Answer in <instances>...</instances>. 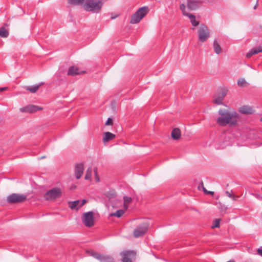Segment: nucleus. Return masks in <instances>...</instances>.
<instances>
[{"label": "nucleus", "mask_w": 262, "mask_h": 262, "mask_svg": "<svg viewBox=\"0 0 262 262\" xmlns=\"http://www.w3.org/2000/svg\"><path fill=\"white\" fill-rule=\"evenodd\" d=\"M201 0H187V8L191 11L195 10L202 4Z\"/></svg>", "instance_id": "9b49d317"}, {"label": "nucleus", "mask_w": 262, "mask_h": 262, "mask_svg": "<svg viewBox=\"0 0 262 262\" xmlns=\"http://www.w3.org/2000/svg\"><path fill=\"white\" fill-rule=\"evenodd\" d=\"M258 0H257L256 3L255 5L254 6L253 9L254 10L256 9L258 7Z\"/></svg>", "instance_id": "ea45409f"}, {"label": "nucleus", "mask_w": 262, "mask_h": 262, "mask_svg": "<svg viewBox=\"0 0 262 262\" xmlns=\"http://www.w3.org/2000/svg\"><path fill=\"white\" fill-rule=\"evenodd\" d=\"M62 195V190L60 188L56 187L50 190L47 191L44 197L47 200H54L56 199L59 198Z\"/></svg>", "instance_id": "423d86ee"}, {"label": "nucleus", "mask_w": 262, "mask_h": 262, "mask_svg": "<svg viewBox=\"0 0 262 262\" xmlns=\"http://www.w3.org/2000/svg\"><path fill=\"white\" fill-rule=\"evenodd\" d=\"M238 111L245 115L252 114L254 112V110L253 108L248 105H243L240 107L238 108Z\"/></svg>", "instance_id": "2eb2a0df"}, {"label": "nucleus", "mask_w": 262, "mask_h": 262, "mask_svg": "<svg viewBox=\"0 0 262 262\" xmlns=\"http://www.w3.org/2000/svg\"><path fill=\"white\" fill-rule=\"evenodd\" d=\"M262 52V46H259L257 48H252L246 54L247 58H250L252 55Z\"/></svg>", "instance_id": "dca6fc26"}, {"label": "nucleus", "mask_w": 262, "mask_h": 262, "mask_svg": "<svg viewBox=\"0 0 262 262\" xmlns=\"http://www.w3.org/2000/svg\"><path fill=\"white\" fill-rule=\"evenodd\" d=\"M90 254L101 262H115L114 258L108 255H103L94 251H91Z\"/></svg>", "instance_id": "1a4fd4ad"}, {"label": "nucleus", "mask_w": 262, "mask_h": 262, "mask_svg": "<svg viewBox=\"0 0 262 262\" xmlns=\"http://www.w3.org/2000/svg\"><path fill=\"white\" fill-rule=\"evenodd\" d=\"M29 113H32L36 112V108H37L36 105H28Z\"/></svg>", "instance_id": "7c9ffc66"}, {"label": "nucleus", "mask_w": 262, "mask_h": 262, "mask_svg": "<svg viewBox=\"0 0 262 262\" xmlns=\"http://www.w3.org/2000/svg\"><path fill=\"white\" fill-rule=\"evenodd\" d=\"M43 84V83L41 82L37 85H34L32 86H27L25 87V89L32 93H34L38 90L39 87Z\"/></svg>", "instance_id": "6ab92c4d"}, {"label": "nucleus", "mask_w": 262, "mask_h": 262, "mask_svg": "<svg viewBox=\"0 0 262 262\" xmlns=\"http://www.w3.org/2000/svg\"><path fill=\"white\" fill-rule=\"evenodd\" d=\"M115 18V17H111V18H112V19Z\"/></svg>", "instance_id": "c03bdc74"}, {"label": "nucleus", "mask_w": 262, "mask_h": 262, "mask_svg": "<svg viewBox=\"0 0 262 262\" xmlns=\"http://www.w3.org/2000/svg\"><path fill=\"white\" fill-rule=\"evenodd\" d=\"M20 111L21 112H27L29 113L28 106H26L25 107H23L20 108Z\"/></svg>", "instance_id": "f704fd0d"}, {"label": "nucleus", "mask_w": 262, "mask_h": 262, "mask_svg": "<svg viewBox=\"0 0 262 262\" xmlns=\"http://www.w3.org/2000/svg\"><path fill=\"white\" fill-rule=\"evenodd\" d=\"M92 169L91 167H89L86 170L84 179L85 180H90L92 177Z\"/></svg>", "instance_id": "cd10ccee"}, {"label": "nucleus", "mask_w": 262, "mask_h": 262, "mask_svg": "<svg viewBox=\"0 0 262 262\" xmlns=\"http://www.w3.org/2000/svg\"><path fill=\"white\" fill-rule=\"evenodd\" d=\"M149 223L148 221H144L138 225L133 232L135 237H139L144 236L148 231Z\"/></svg>", "instance_id": "7ed1b4c3"}, {"label": "nucleus", "mask_w": 262, "mask_h": 262, "mask_svg": "<svg viewBox=\"0 0 262 262\" xmlns=\"http://www.w3.org/2000/svg\"><path fill=\"white\" fill-rule=\"evenodd\" d=\"M84 170V165L82 163H77L75 166L74 173L76 179H79L82 176Z\"/></svg>", "instance_id": "ddd939ff"}, {"label": "nucleus", "mask_w": 262, "mask_h": 262, "mask_svg": "<svg viewBox=\"0 0 262 262\" xmlns=\"http://www.w3.org/2000/svg\"><path fill=\"white\" fill-rule=\"evenodd\" d=\"M213 46L214 51L216 54H219L221 53L222 48H221L220 45L217 42V41L216 39L214 40Z\"/></svg>", "instance_id": "412c9836"}, {"label": "nucleus", "mask_w": 262, "mask_h": 262, "mask_svg": "<svg viewBox=\"0 0 262 262\" xmlns=\"http://www.w3.org/2000/svg\"><path fill=\"white\" fill-rule=\"evenodd\" d=\"M35 110H36V112L38 110H42V107L37 106V108Z\"/></svg>", "instance_id": "a19ab883"}, {"label": "nucleus", "mask_w": 262, "mask_h": 262, "mask_svg": "<svg viewBox=\"0 0 262 262\" xmlns=\"http://www.w3.org/2000/svg\"><path fill=\"white\" fill-rule=\"evenodd\" d=\"M148 12V8L147 7L140 8L132 15L130 23L133 24L139 23L141 19L147 14Z\"/></svg>", "instance_id": "20e7f679"}, {"label": "nucleus", "mask_w": 262, "mask_h": 262, "mask_svg": "<svg viewBox=\"0 0 262 262\" xmlns=\"http://www.w3.org/2000/svg\"><path fill=\"white\" fill-rule=\"evenodd\" d=\"M260 121L262 122V117L260 118Z\"/></svg>", "instance_id": "37998d69"}, {"label": "nucleus", "mask_w": 262, "mask_h": 262, "mask_svg": "<svg viewBox=\"0 0 262 262\" xmlns=\"http://www.w3.org/2000/svg\"><path fill=\"white\" fill-rule=\"evenodd\" d=\"M85 0H68V3L73 5H83Z\"/></svg>", "instance_id": "393cba45"}, {"label": "nucleus", "mask_w": 262, "mask_h": 262, "mask_svg": "<svg viewBox=\"0 0 262 262\" xmlns=\"http://www.w3.org/2000/svg\"><path fill=\"white\" fill-rule=\"evenodd\" d=\"M45 158V157L43 156V157H41L40 159H43V158Z\"/></svg>", "instance_id": "79ce46f5"}, {"label": "nucleus", "mask_w": 262, "mask_h": 262, "mask_svg": "<svg viewBox=\"0 0 262 262\" xmlns=\"http://www.w3.org/2000/svg\"><path fill=\"white\" fill-rule=\"evenodd\" d=\"M124 201V207L125 209H127L128 207L129 204L132 201V198L127 196H124L123 198Z\"/></svg>", "instance_id": "b1692460"}, {"label": "nucleus", "mask_w": 262, "mask_h": 262, "mask_svg": "<svg viewBox=\"0 0 262 262\" xmlns=\"http://www.w3.org/2000/svg\"><path fill=\"white\" fill-rule=\"evenodd\" d=\"M86 200H85V199L82 200V202L81 203H80V204L79 205V207L82 206L84 204H85L86 203Z\"/></svg>", "instance_id": "e433bc0d"}, {"label": "nucleus", "mask_w": 262, "mask_h": 262, "mask_svg": "<svg viewBox=\"0 0 262 262\" xmlns=\"http://www.w3.org/2000/svg\"><path fill=\"white\" fill-rule=\"evenodd\" d=\"M201 187L203 189V191H204V192L205 193V194H211V195H213L214 194V192L213 191H208L207 190V188H205L204 186V184H203V182H201V184H200V185L198 186V188L200 190L201 189Z\"/></svg>", "instance_id": "a878e982"}, {"label": "nucleus", "mask_w": 262, "mask_h": 262, "mask_svg": "<svg viewBox=\"0 0 262 262\" xmlns=\"http://www.w3.org/2000/svg\"><path fill=\"white\" fill-rule=\"evenodd\" d=\"M186 16L188 17L190 21L193 26L196 27L199 25V21L195 20V16L192 14H186Z\"/></svg>", "instance_id": "aec40b11"}, {"label": "nucleus", "mask_w": 262, "mask_h": 262, "mask_svg": "<svg viewBox=\"0 0 262 262\" xmlns=\"http://www.w3.org/2000/svg\"><path fill=\"white\" fill-rule=\"evenodd\" d=\"M85 73L84 71H80L79 68L76 66H71L69 68L67 75L69 76H74Z\"/></svg>", "instance_id": "4468645a"}, {"label": "nucleus", "mask_w": 262, "mask_h": 262, "mask_svg": "<svg viewBox=\"0 0 262 262\" xmlns=\"http://www.w3.org/2000/svg\"><path fill=\"white\" fill-rule=\"evenodd\" d=\"M181 130L179 128H174L172 129L171 135L173 140H179L181 137Z\"/></svg>", "instance_id": "a211bd4d"}, {"label": "nucleus", "mask_w": 262, "mask_h": 262, "mask_svg": "<svg viewBox=\"0 0 262 262\" xmlns=\"http://www.w3.org/2000/svg\"><path fill=\"white\" fill-rule=\"evenodd\" d=\"M122 256V262H133L130 257L136 255V252L134 251H125L121 253Z\"/></svg>", "instance_id": "f8f14e48"}, {"label": "nucleus", "mask_w": 262, "mask_h": 262, "mask_svg": "<svg viewBox=\"0 0 262 262\" xmlns=\"http://www.w3.org/2000/svg\"><path fill=\"white\" fill-rule=\"evenodd\" d=\"M220 221V219L215 220L213 222V225L212 226V228H214L219 227Z\"/></svg>", "instance_id": "473e14b6"}, {"label": "nucleus", "mask_w": 262, "mask_h": 262, "mask_svg": "<svg viewBox=\"0 0 262 262\" xmlns=\"http://www.w3.org/2000/svg\"><path fill=\"white\" fill-rule=\"evenodd\" d=\"M81 220L82 223L87 227H92L94 225V215L93 211H89L84 213Z\"/></svg>", "instance_id": "0eeeda50"}, {"label": "nucleus", "mask_w": 262, "mask_h": 262, "mask_svg": "<svg viewBox=\"0 0 262 262\" xmlns=\"http://www.w3.org/2000/svg\"><path fill=\"white\" fill-rule=\"evenodd\" d=\"M8 87L0 88V92L8 90Z\"/></svg>", "instance_id": "58836bf2"}, {"label": "nucleus", "mask_w": 262, "mask_h": 262, "mask_svg": "<svg viewBox=\"0 0 262 262\" xmlns=\"http://www.w3.org/2000/svg\"><path fill=\"white\" fill-rule=\"evenodd\" d=\"M226 194L229 198L232 199L233 200H236L237 198H238V196L235 195L234 194L232 193L231 192H229L228 191H226Z\"/></svg>", "instance_id": "c756f323"}, {"label": "nucleus", "mask_w": 262, "mask_h": 262, "mask_svg": "<svg viewBox=\"0 0 262 262\" xmlns=\"http://www.w3.org/2000/svg\"><path fill=\"white\" fill-rule=\"evenodd\" d=\"M218 113L220 116L216 119V122L220 126H234L237 124L239 115L236 112L221 109Z\"/></svg>", "instance_id": "f257e3e1"}, {"label": "nucleus", "mask_w": 262, "mask_h": 262, "mask_svg": "<svg viewBox=\"0 0 262 262\" xmlns=\"http://www.w3.org/2000/svg\"><path fill=\"white\" fill-rule=\"evenodd\" d=\"M115 137V135L111 132H105L103 133V141L104 143L107 142L110 140H113Z\"/></svg>", "instance_id": "f3484780"}, {"label": "nucleus", "mask_w": 262, "mask_h": 262, "mask_svg": "<svg viewBox=\"0 0 262 262\" xmlns=\"http://www.w3.org/2000/svg\"><path fill=\"white\" fill-rule=\"evenodd\" d=\"M113 120L111 118H108L107 120L106 121V122L105 123V125H113Z\"/></svg>", "instance_id": "72a5a7b5"}, {"label": "nucleus", "mask_w": 262, "mask_h": 262, "mask_svg": "<svg viewBox=\"0 0 262 262\" xmlns=\"http://www.w3.org/2000/svg\"><path fill=\"white\" fill-rule=\"evenodd\" d=\"M227 94V90L226 89H221L216 94L215 96L214 97L213 102L214 103L216 104H223V101L224 98L226 96Z\"/></svg>", "instance_id": "9d476101"}, {"label": "nucleus", "mask_w": 262, "mask_h": 262, "mask_svg": "<svg viewBox=\"0 0 262 262\" xmlns=\"http://www.w3.org/2000/svg\"><path fill=\"white\" fill-rule=\"evenodd\" d=\"M94 172H95V179H96V181H97V182H99L100 180H99V177H98V173H97V168H94Z\"/></svg>", "instance_id": "c9c22d12"}, {"label": "nucleus", "mask_w": 262, "mask_h": 262, "mask_svg": "<svg viewBox=\"0 0 262 262\" xmlns=\"http://www.w3.org/2000/svg\"><path fill=\"white\" fill-rule=\"evenodd\" d=\"M124 213V210L122 209L118 210L116 212L113 213L111 214V216H117L118 217H121Z\"/></svg>", "instance_id": "bb28decb"}, {"label": "nucleus", "mask_w": 262, "mask_h": 262, "mask_svg": "<svg viewBox=\"0 0 262 262\" xmlns=\"http://www.w3.org/2000/svg\"><path fill=\"white\" fill-rule=\"evenodd\" d=\"M9 35V31L3 26L0 28V36L2 37H7Z\"/></svg>", "instance_id": "5701e85b"}, {"label": "nucleus", "mask_w": 262, "mask_h": 262, "mask_svg": "<svg viewBox=\"0 0 262 262\" xmlns=\"http://www.w3.org/2000/svg\"><path fill=\"white\" fill-rule=\"evenodd\" d=\"M102 5L100 0H85L83 8L86 11L98 13L100 12Z\"/></svg>", "instance_id": "f03ea898"}, {"label": "nucleus", "mask_w": 262, "mask_h": 262, "mask_svg": "<svg viewBox=\"0 0 262 262\" xmlns=\"http://www.w3.org/2000/svg\"><path fill=\"white\" fill-rule=\"evenodd\" d=\"M180 9L182 11L183 14L185 16H186V14H190L189 13L186 12L185 9H186V6L184 4H182L180 6Z\"/></svg>", "instance_id": "2f4dec72"}, {"label": "nucleus", "mask_w": 262, "mask_h": 262, "mask_svg": "<svg viewBox=\"0 0 262 262\" xmlns=\"http://www.w3.org/2000/svg\"><path fill=\"white\" fill-rule=\"evenodd\" d=\"M80 201L79 200L75 201L73 202H69V205L70 208L72 209H76L78 210L79 207V205H80Z\"/></svg>", "instance_id": "4be33fe9"}, {"label": "nucleus", "mask_w": 262, "mask_h": 262, "mask_svg": "<svg viewBox=\"0 0 262 262\" xmlns=\"http://www.w3.org/2000/svg\"><path fill=\"white\" fill-rule=\"evenodd\" d=\"M257 253L262 256V249L259 248L257 250Z\"/></svg>", "instance_id": "4c0bfd02"}, {"label": "nucleus", "mask_w": 262, "mask_h": 262, "mask_svg": "<svg viewBox=\"0 0 262 262\" xmlns=\"http://www.w3.org/2000/svg\"><path fill=\"white\" fill-rule=\"evenodd\" d=\"M198 39L201 42H204L210 37V31L207 26L201 24L198 31Z\"/></svg>", "instance_id": "39448f33"}, {"label": "nucleus", "mask_w": 262, "mask_h": 262, "mask_svg": "<svg viewBox=\"0 0 262 262\" xmlns=\"http://www.w3.org/2000/svg\"><path fill=\"white\" fill-rule=\"evenodd\" d=\"M27 200V196L25 194L19 193H13L7 198V201L9 204L20 203Z\"/></svg>", "instance_id": "6e6552de"}, {"label": "nucleus", "mask_w": 262, "mask_h": 262, "mask_svg": "<svg viewBox=\"0 0 262 262\" xmlns=\"http://www.w3.org/2000/svg\"><path fill=\"white\" fill-rule=\"evenodd\" d=\"M237 84L238 86L244 87L246 85V81L243 78H240L237 81Z\"/></svg>", "instance_id": "c85d7f7f"}]
</instances>
